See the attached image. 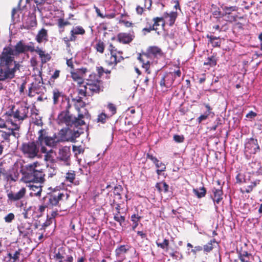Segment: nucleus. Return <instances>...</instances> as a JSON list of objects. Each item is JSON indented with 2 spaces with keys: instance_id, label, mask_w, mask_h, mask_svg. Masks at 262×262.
<instances>
[{
  "instance_id": "obj_1",
  "label": "nucleus",
  "mask_w": 262,
  "mask_h": 262,
  "mask_svg": "<svg viewBox=\"0 0 262 262\" xmlns=\"http://www.w3.org/2000/svg\"><path fill=\"white\" fill-rule=\"evenodd\" d=\"M40 166L37 162L26 165L27 174L24 178V181L29 183L28 187L31 191L30 194L32 196L41 195L45 174Z\"/></svg>"
},
{
  "instance_id": "obj_2",
  "label": "nucleus",
  "mask_w": 262,
  "mask_h": 262,
  "mask_svg": "<svg viewBox=\"0 0 262 262\" xmlns=\"http://www.w3.org/2000/svg\"><path fill=\"white\" fill-rule=\"evenodd\" d=\"M17 64L11 58L2 53L0 55V80L9 81L15 77Z\"/></svg>"
},
{
  "instance_id": "obj_3",
  "label": "nucleus",
  "mask_w": 262,
  "mask_h": 262,
  "mask_svg": "<svg viewBox=\"0 0 262 262\" xmlns=\"http://www.w3.org/2000/svg\"><path fill=\"white\" fill-rule=\"evenodd\" d=\"M29 108L25 105H21L17 108H13L11 112L4 115L8 124L13 126V129H18L21 122L28 117Z\"/></svg>"
},
{
  "instance_id": "obj_4",
  "label": "nucleus",
  "mask_w": 262,
  "mask_h": 262,
  "mask_svg": "<svg viewBox=\"0 0 262 262\" xmlns=\"http://www.w3.org/2000/svg\"><path fill=\"white\" fill-rule=\"evenodd\" d=\"M35 47L33 43L30 42L29 45H26L23 41L20 40L13 48L10 47L4 49L3 53H5V55L14 58V55H17L19 54L25 53L27 51L31 52H34Z\"/></svg>"
},
{
  "instance_id": "obj_5",
  "label": "nucleus",
  "mask_w": 262,
  "mask_h": 262,
  "mask_svg": "<svg viewBox=\"0 0 262 262\" xmlns=\"http://www.w3.org/2000/svg\"><path fill=\"white\" fill-rule=\"evenodd\" d=\"M162 55L161 50L158 47H150L147 50L146 53L142 55L140 54L138 59L142 63V67L145 69L148 74L150 73L149 71V61L146 60L148 58H158Z\"/></svg>"
},
{
  "instance_id": "obj_6",
  "label": "nucleus",
  "mask_w": 262,
  "mask_h": 262,
  "mask_svg": "<svg viewBox=\"0 0 262 262\" xmlns=\"http://www.w3.org/2000/svg\"><path fill=\"white\" fill-rule=\"evenodd\" d=\"M101 81L98 79L95 74H90L87 79L86 84L83 85L84 89H81L83 91L84 95L86 94L98 93L100 91Z\"/></svg>"
},
{
  "instance_id": "obj_7",
  "label": "nucleus",
  "mask_w": 262,
  "mask_h": 262,
  "mask_svg": "<svg viewBox=\"0 0 262 262\" xmlns=\"http://www.w3.org/2000/svg\"><path fill=\"white\" fill-rule=\"evenodd\" d=\"M38 135L37 142L41 147L43 146V144L50 147H53L56 145L55 139L49 136L48 132L45 129L39 130Z\"/></svg>"
},
{
  "instance_id": "obj_8",
  "label": "nucleus",
  "mask_w": 262,
  "mask_h": 262,
  "mask_svg": "<svg viewBox=\"0 0 262 262\" xmlns=\"http://www.w3.org/2000/svg\"><path fill=\"white\" fill-rule=\"evenodd\" d=\"M21 150L24 155L30 158L37 156L39 151V148L34 142L23 144Z\"/></svg>"
},
{
  "instance_id": "obj_9",
  "label": "nucleus",
  "mask_w": 262,
  "mask_h": 262,
  "mask_svg": "<svg viewBox=\"0 0 262 262\" xmlns=\"http://www.w3.org/2000/svg\"><path fill=\"white\" fill-rule=\"evenodd\" d=\"M223 10L222 16L226 18V20L232 23L236 20L237 15L234 13L238 10V7L234 6H224L222 7Z\"/></svg>"
},
{
  "instance_id": "obj_10",
  "label": "nucleus",
  "mask_w": 262,
  "mask_h": 262,
  "mask_svg": "<svg viewBox=\"0 0 262 262\" xmlns=\"http://www.w3.org/2000/svg\"><path fill=\"white\" fill-rule=\"evenodd\" d=\"M69 196L67 193L60 192L53 193L49 196V204L52 206H57L60 201L68 200Z\"/></svg>"
},
{
  "instance_id": "obj_11",
  "label": "nucleus",
  "mask_w": 262,
  "mask_h": 262,
  "mask_svg": "<svg viewBox=\"0 0 262 262\" xmlns=\"http://www.w3.org/2000/svg\"><path fill=\"white\" fill-rule=\"evenodd\" d=\"M70 155L71 150L70 147L64 146L59 149L57 159L58 160L63 162V164L69 165Z\"/></svg>"
},
{
  "instance_id": "obj_12",
  "label": "nucleus",
  "mask_w": 262,
  "mask_h": 262,
  "mask_svg": "<svg viewBox=\"0 0 262 262\" xmlns=\"http://www.w3.org/2000/svg\"><path fill=\"white\" fill-rule=\"evenodd\" d=\"M178 14L176 12H170V13H165L163 17H158L160 20H158L159 22H162V26H163L165 24L172 26L175 22Z\"/></svg>"
},
{
  "instance_id": "obj_13",
  "label": "nucleus",
  "mask_w": 262,
  "mask_h": 262,
  "mask_svg": "<svg viewBox=\"0 0 262 262\" xmlns=\"http://www.w3.org/2000/svg\"><path fill=\"white\" fill-rule=\"evenodd\" d=\"M86 72L87 69L86 68L78 69L75 71L71 72V77L74 81L80 85L83 83V79Z\"/></svg>"
},
{
  "instance_id": "obj_14",
  "label": "nucleus",
  "mask_w": 262,
  "mask_h": 262,
  "mask_svg": "<svg viewBox=\"0 0 262 262\" xmlns=\"http://www.w3.org/2000/svg\"><path fill=\"white\" fill-rule=\"evenodd\" d=\"M123 59L120 52H116L113 51H111V55L105 62L110 66L115 67L118 62H120Z\"/></svg>"
},
{
  "instance_id": "obj_15",
  "label": "nucleus",
  "mask_w": 262,
  "mask_h": 262,
  "mask_svg": "<svg viewBox=\"0 0 262 262\" xmlns=\"http://www.w3.org/2000/svg\"><path fill=\"white\" fill-rule=\"evenodd\" d=\"M174 80L172 73H167L161 78L160 85L162 89L169 88L172 85Z\"/></svg>"
},
{
  "instance_id": "obj_16",
  "label": "nucleus",
  "mask_w": 262,
  "mask_h": 262,
  "mask_svg": "<svg viewBox=\"0 0 262 262\" xmlns=\"http://www.w3.org/2000/svg\"><path fill=\"white\" fill-rule=\"evenodd\" d=\"M73 121L72 116L68 111H62L58 115L57 121L59 124L70 125Z\"/></svg>"
},
{
  "instance_id": "obj_17",
  "label": "nucleus",
  "mask_w": 262,
  "mask_h": 262,
  "mask_svg": "<svg viewBox=\"0 0 262 262\" xmlns=\"http://www.w3.org/2000/svg\"><path fill=\"white\" fill-rule=\"evenodd\" d=\"M259 149V147L256 140L251 138L245 144L246 151L250 154H255Z\"/></svg>"
},
{
  "instance_id": "obj_18",
  "label": "nucleus",
  "mask_w": 262,
  "mask_h": 262,
  "mask_svg": "<svg viewBox=\"0 0 262 262\" xmlns=\"http://www.w3.org/2000/svg\"><path fill=\"white\" fill-rule=\"evenodd\" d=\"M26 192L25 188H21L17 192L14 193L12 191L7 194L8 200L11 202H14L23 198Z\"/></svg>"
},
{
  "instance_id": "obj_19",
  "label": "nucleus",
  "mask_w": 262,
  "mask_h": 262,
  "mask_svg": "<svg viewBox=\"0 0 262 262\" xmlns=\"http://www.w3.org/2000/svg\"><path fill=\"white\" fill-rule=\"evenodd\" d=\"M219 185L217 188H213L212 190L213 195V200L214 203L219 204L223 199V191L222 188L220 186V182L219 181H217Z\"/></svg>"
},
{
  "instance_id": "obj_20",
  "label": "nucleus",
  "mask_w": 262,
  "mask_h": 262,
  "mask_svg": "<svg viewBox=\"0 0 262 262\" xmlns=\"http://www.w3.org/2000/svg\"><path fill=\"white\" fill-rule=\"evenodd\" d=\"M66 252L63 247H60L55 249L53 259L55 262H63L65 258Z\"/></svg>"
},
{
  "instance_id": "obj_21",
  "label": "nucleus",
  "mask_w": 262,
  "mask_h": 262,
  "mask_svg": "<svg viewBox=\"0 0 262 262\" xmlns=\"http://www.w3.org/2000/svg\"><path fill=\"white\" fill-rule=\"evenodd\" d=\"M253 176L250 178V180L249 182L251 183L250 185L245 186L241 189V191L244 193H250L251 192L254 188H255L257 185L259 184L260 180L252 178Z\"/></svg>"
},
{
  "instance_id": "obj_22",
  "label": "nucleus",
  "mask_w": 262,
  "mask_h": 262,
  "mask_svg": "<svg viewBox=\"0 0 262 262\" xmlns=\"http://www.w3.org/2000/svg\"><path fill=\"white\" fill-rule=\"evenodd\" d=\"M85 33L84 29L80 26L74 27L71 31V36L69 39L64 40L67 44H68L69 41H74L76 39L75 35H83Z\"/></svg>"
},
{
  "instance_id": "obj_23",
  "label": "nucleus",
  "mask_w": 262,
  "mask_h": 262,
  "mask_svg": "<svg viewBox=\"0 0 262 262\" xmlns=\"http://www.w3.org/2000/svg\"><path fill=\"white\" fill-rule=\"evenodd\" d=\"M41 151L42 153H46L45 156V160L47 162H54L56 153L52 149L47 151V148L45 146L41 147Z\"/></svg>"
},
{
  "instance_id": "obj_24",
  "label": "nucleus",
  "mask_w": 262,
  "mask_h": 262,
  "mask_svg": "<svg viewBox=\"0 0 262 262\" xmlns=\"http://www.w3.org/2000/svg\"><path fill=\"white\" fill-rule=\"evenodd\" d=\"M34 52H36L38 54L42 63H46L51 59V56L49 54L46 53L45 51L38 47L35 48Z\"/></svg>"
},
{
  "instance_id": "obj_25",
  "label": "nucleus",
  "mask_w": 262,
  "mask_h": 262,
  "mask_svg": "<svg viewBox=\"0 0 262 262\" xmlns=\"http://www.w3.org/2000/svg\"><path fill=\"white\" fill-rule=\"evenodd\" d=\"M257 173H258L257 172H255L254 171H252V172H249L248 173V178L246 176H244L243 174H242L241 173H238L236 177V183H248L249 181L250 180V178L252 177V176H254L255 174H256Z\"/></svg>"
},
{
  "instance_id": "obj_26",
  "label": "nucleus",
  "mask_w": 262,
  "mask_h": 262,
  "mask_svg": "<svg viewBox=\"0 0 262 262\" xmlns=\"http://www.w3.org/2000/svg\"><path fill=\"white\" fill-rule=\"evenodd\" d=\"M128 249V247L125 245H121L118 247L115 250L116 255L117 258L119 259H123Z\"/></svg>"
},
{
  "instance_id": "obj_27",
  "label": "nucleus",
  "mask_w": 262,
  "mask_h": 262,
  "mask_svg": "<svg viewBox=\"0 0 262 262\" xmlns=\"http://www.w3.org/2000/svg\"><path fill=\"white\" fill-rule=\"evenodd\" d=\"M133 39V35L125 33H120L118 35V40L123 43H128Z\"/></svg>"
},
{
  "instance_id": "obj_28",
  "label": "nucleus",
  "mask_w": 262,
  "mask_h": 262,
  "mask_svg": "<svg viewBox=\"0 0 262 262\" xmlns=\"http://www.w3.org/2000/svg\"><path fill=\"white\" fill-rule=\"evenodd\" d=\"M14 130L15 129H13V126H12L11 130L9 132H6L0 130V137H1L5 140H9L11 135H13L15 137L18 138V134L14 132Z\"/></svg>"
},
{
  "instance_id": "obj_29",
  "label": "nucleus",
  "mask_w": 262,
  "mask_h": 262,
  "mask_svg": "<svg viewBox=\"0 0 262 262\" xmlns=\"http://www.w3.org/2000/svg\"><path fill=\"white\" fill-rule=\"evenodd\" d=\"M36 40L39 43L47 41L48 40L47 31L43 28L41 29L36 36Z\"/></svg>"
},
{
  "instance_id": "obj_30",
  "label": "nucleus",
  "mask_w": 262,
  "mask_h": 262,
  "mask_svg": "<svg viewBox=\"0 0 262 262\" xmlns=\"http://www.w3.org/2000/svg\"><path fill=\"white\" fill-rule=\"evenodd\" d=\"M205 106L206 108L207 111L204 114L201 115L198 118V121L199 123H201L202 121L206 120L211 114H212L213 115V113L211 112L212 109L208 104H205Z\"/></svg>"
},
{
  "instance_id": "obj_31",
  "label": "nucleus",
  "mask_w": 262,
  "mask_h": 262,
  "mask_svg": "<svg viewBox=\"0 0 262 262\" xmlns=\"http://www.w3.org/2000/svg\"><path fill=\"white\" fill-rule=\"evenodd\" d=\"M21 250L18 249L14 252H10L8 254V257L12 259V262H19Z\"/></svg>"
},
{
  "instance_id": "obj_32",
  "label": "nucleus",
  "mask_w": 262,
  "mask_h": 262,
  "mask_svg": "<svg viewBox=\"0 0 262 262\" xmlns=\"http://www.w3.org/2000/svg\"><path fill=\"white\" fill-rule=\"evenodd\" d=\"M30 228V224L27 222L21 223L18 226L19 232L22 234H26Z\"/></svg>"
},
{
  "instance_id": "obj_33",
  "label": "nucleus",
  "mask_w": 262,
  "mask_h": 262,
  "mask_svg": "<svg viewBox=\"0 0 262 262\" xmlns=\"http://www.w3.org/2000/svg\"><path fill=\"white\" fill-rule=\"evenodd\" d=\"M156 187L160 192H164L166 193L168 191L169 186L164 181L157 183Z\"/></svg>"
},
{
  "instance_id": "obj_34",
  "label": "nucleus",
  "mask_w": 262,
  "mask_h": 262,
  "mask_svg": "<svg viewBox=\"0 0 262 262\" xmlns=\"http://www.w3.org/2000/svg\"><path fill=\"white\" fill-rule=\"evenodd\" d=\"M62 97V92L58 89H55L53 91V99L54 104H56L59 101L60 99Z\"/></svg>"
},
{
  "instance_id": "obj_35",
  "label": "nucleus",
  "mask_w": 262,
  "mask_h": 262,
  "mask_svg": "<svg viewBox=\"0 0 262 262\" xmlns=\"http://www.w3.org/2000/svg\"><path fill=\"white\" fill-rule=\"evenodd\" d=\"M193 192L198 198H201L204 197L206 193V190L204 187H202L199 189H193Z\"/></svg>"
},
{
  "instance_id": "obj_36",
  "label": "nucleus",
  "mask_w": 262,
  "mask_h": 262,
  "mask_svg": "<svg viewBox=\"0 0 262 262\" xmlns=\"http://www.w3.org/2000/svg\"><path fill=\"white\" fill-rule=\"evenodd\" d=\"M75 178V173L74 171H70L66 173V181L72 183Z\"/></svg>"
},
{
  "instance_id": "obj_37",
  "label": "nucleus",
  "mask_w": 262,
  "mask_h": 262,
  "mask_svg": "<svg viewBox=\"0 0 262 262\" xmlns=\"http://www.w3.org/2000/svg\"><path fill=\"white\" fill-rule=\"evenodd\" d=\"M161 19H159L158 17L154 18V24L152 26H150L149 28H145L143 29V31H147V32H149L151 30H158V28H157V23H158V20H160Z\"/></svg>"
},
{
  "instance_id": "obj_38",
  "label": "nucleus",
  "mask_w": 262,
  "mask_h": 262,
  "mask_svg": "<svg viewBox=\"0 0 262 262\" xmlns=\"http://www.w3.org/2000/svg\"><path fill=\"white\" fill-rule=\"evenodd\" d=\"M215 241L214 239L211 240L207 244L204 245V251L206 252H209L211 251L213 249L212 243H215Z\"/></svg>"
},
{
  "instance_id": "obj_39",
  "label": "nucleus",
  "mask_w": 262,
  "mask_h": 262,
  "mask_svg": "<svg viewBox=\"0 0 262 262\" xmlns=\"http://www.w3.org/2000/svg\"><path fill=\"white\" fill-rule=\"evenodd\" d=\"M216 60L213 56L208 57L206 61L204 62V65H208L213 67L216 64Z\"/></svg>"
},
{
  "instance_id": "obj_40",
  "label": "nucleus",
  "mask_w": 262,
  "mask_h": 262,
  "mask_svg": "<svg viewBox=\"0 0 262 262\" xmlns=\"http://www.w3.org/2000/svg\"><path fill=\"white\" fill-rule=\"evenodd\" d=\"M95 49L97 52L103 53L104 50V44L103 42L99 41L95 46Z\"/></svg>"
},
{
  "instance_id": "obj_41",
  "label": "nucleus",
  "mask_w": 262,
  "mask_h": 262,
  "mask_svg": "<svg viewBox=\"0 0 262 262\" xmlns=\"http://www.w3.org/2000/svg\"><path fill=\"white\" fill-rule=\"evenodd\" d=\"M108 117V116L105 113H102L98 116L97 121L104 123L105 122L106 118Z\"/></svg>"
},
{
  "instance_id": "obj_42",
  "label": "nucleus",
  "mask_w": 262,
  "mask_h": 262,
  "mask_svg": "<svg viewBox=\"0 0 262 262\" xmlns=\"http://www.w3.org/2000/svg\"><path fill=\"white\" fill-rule=\"evenodd\" d=\"M157 245L158 247H160L162 249H167V247L169 245V241L168 239H165L163 243H159L158 242H156Z\"/></svg>"
},
{
  "instance_id": "obj_43",
  "label": "nucleus",
  "mask_w": 262,
  "mask_h": 262,
  "mask_svg": "<svg viewBox=\"0 0 262 262\" xmlns=\"http://www.w3.org/2000/svg\"><path fill=\"white\" fill-rule=\"evenodd\" d=\"M114 219L116 221L119 222L121 226L125 221V217L123 216L119 215L118 213L114 215Z\"/></svg>"
},
{
  "instance_id": "obj_44",
  "label": "nucleus",
  "mask_w": 262,
  "mask_h": 262,
  "mask_svg": "<svg viewBox=\"0 0 262 262\" xmlns=\"http://www.w3.org/2000/svg\"><path fill=\"white\" fill-rule=\"evenodd\" d=\"M146 9H147L145 8L144 4L143 6H141V5H137L136 6V11L138 15H142Z\"/></svg>"
},
{
  "instance_id": "obj_45",
  "label": "nucleus",
  "mask_w": 262,
  "mask_h": 262,
  "mask_svg": "<svg viewBox=\"0 0 262 262\" xmlns=\"http://www.w3.org/2000/svg\"><path fill=\"white\" fill-rule=\"evenodd\" d=\"M121 191V186L119 185L117 186H115L114 189L113 193L114 194L117 196L118 199H121V194L120 192Z\"/></svg>"
},
{
  "instance_id": "obj_46",
  "label": "nucleus",
  "mask_w": 262,
  "mask_h": 262,
  "mask_svg": "<svg viewBox=\"0 0 262 262\" xmlns=\"http://www.w3.org/2000/svg\"><path fill=\"white\" fill-rule=\"evenodd\" d=\"M15 216L13 213H9L5 217L4 220L6 223H11L14 219Z\"/></svg>"
},
{
  "instance_id": "obj_47",
  "label": "nucleus",
  "mask_w": 262,
  "mask_h": 262,
  "mask_svg": "<svg viewBox=\"0 0 262 262\" xmlns=\"http://www.w3.org/2000/svg\"><path fill=\"white\" fill-rule=\"evenodd\" d=\"M107 108L109 111L111 112V116L114 115L116 112V106L112 103H108L107 105Z\"/></svg>"
},
{
  "instance_id": "obj_48",
  "label": "nucleus",
  "mask_w": 262,
  "mask_h": 262,
  "mask_svg": "<svg viewBox=\"0 0 262 262\" xmlns=\"http://www.w3.org/2000/svg\"><path fill=\"white\" fill-rule=\"evenodd\" d=\"M69 24V23L67 21H65L62 18H60L58 20V26L60 28H63L64 26H67Z\"/></svg>"
},
{
  "instance_id": "obj_49",
  "label": "nucleus",
  "mask_w": 262,
  "mask_h": 262,
  "mask_svg": "<svg viewBox=\"0 0 262 262\" xmlns=\"http://www.w3.org/2000/svg\"><path fill=\"white\" fill-rule=\"evenodd\" d=\"M3 117L4 118L0 117V128H6L7 127V124H9L7 122V119L4 117V115Z\"/></svg>"
},
{
  "instance_id": "obj_50",
  "label": "nucleus",
  "mask_w": 262,
  "mask_h": 262,
  "mask_svg": "<svg viewBox=\"0 0 262 262\" xmlns=\"http://www.w3.org/2000/svg\"><path fill=\"white\" fill-rule=\"evenodd\" d=\"M173 140L177 143H182L184 141V138L182 135H176L173 136Z\"/></svg>"
},
{
  "instance_id": "obj_51",
  "label": "nucleus",
  "mask_w": 262,
  "mask_h": 262,
  "mask_svg": "<svg viewBox=\"0 0 262 262\" xmlns=\"http://www.w3.org/2000/svg\"><path fill=\"white\" fill-rule=\"evenodd\" d=\"M155 164L158 169H162V170H165L166 169L165 164L160 162L159 160H158L157 162L155 163Z\"/></svg>"
},
{
  "instance_id": "obj_52",
  "label": "nucleus",
  "mask_w": 262,
  "mask_h": 262,
  "mask_svg": "<svg viewBox=\"0 0 262 262\" xmlns=\"http://www.w3.org/2000/svg\"><path fill=\"white\" fill-rule=\"evenodd\" d=\"M84 106V103L80 99L78 100L76 103L75 104V106L78 112L80 111V107H83Z\"/></svg>"
},
{
  "instance_id": "obj_53",
  "label": "nucleus",
  "mask_w": 262,
  "mask_h": 262,
  "mask_svg": "<svg viewBox=\"0 0 262 262\" xmlns=\"http://www.w3.org/2000/svg\"><path fill=\"white\" fill-rule=\"evenodd\" d=\"M97 71L99 74V77L101 76L103 73H110V71L108 70L104 71L103 68L102 67H99L97 68Z\"/></svg>"
},
{
  "instance_id": "obj_54",
  "label": "nucleus",
  "mask_w": 262,
  "mask_h": 262,
  "mask_svg": "<svg viewBox=\"0 0 262 262\" xmlns=\"http://www.w3.org/2000/svg\"><path fill=\"white\" fill-rule=\"evenodd\" d=\"M53 221L52 220V219L49 218V215H47V219L46 221L42 225V227L43 229H45L46 227L50 225Z\"/></svg>"
},
{
  "instance_id": "obj_55",
  "label": "nucleus",
  "mask_w": 262,
  "mask_h": 262,
  "mask_svg": "<svg viewBox=\"0 0 262 262\" xmlns=\"http://www.w3.org/2000/svg\"><path fill=\"white\" fill-rule=\"evenodd\" d=\"M144 2L145 8H147L148 10H150L152 5V0H144Z\"/></svg>"
},
{
  "instance_id": "obj_56",
  "label": "nucleus",
  "mask_w": 262,
  "mask_h": 262,
  "mask_svg": "<svg viewBox=\"0 0 262 262\" xmlns=\"http://www.w3.org/2000/svg\"><path fill=\"white\" fill-rule=\"evenodd\" d=\"M251 254L248 253L247 251H242L238 253V257H242L245 258H249L251 256Z\"/></svg>"
},
{
  "instance_id": "obj_57",
  "label": "nucleus",
  "mask_w": 262,
  "mask_h": 262,
  "mask_svg": "<svg viewBox=\"0 0 262 262\" xmlns=\"http://www.w3.org/2000/svg\"><path fill=\"white\" fill-rule=\"evenodd\" d=\"M140 219V216L136 215L135 214H133L131 216V221L133 222V223H138Z\"/></svg>"
},
{
  "instance_id": "obj_58",
  "label": "nucleus",
  "mask_w": 262,
  "mask_h": 262,
  "mask_svg": "<svg viewBox=\"0 0 262 262\" xmlns=\"http://www.w3.org/2000/svg\"><path fill=\"white\" fill-rule=\"evenodd\" d=\"M202 250V247L200 246L194 247V249L191 250V252L195 254L196 252H199Z\"/></svg>"
},
{
  "instance_id": "obj_59",
  "label": "nucleus",
  "mask_w": 262,
  "mask_h": 262,
  "mask_svg": "<svg viewBox=\"0 0 262 262\" xmlns=\"http://www.w3.org/2000/svg\"><path fill=\"white\" fill-rule=\"evenodd\" d=\"M120 23L123 24L126 27H130L133 26V24L132 23L124 20H121Z\"/></svg>"
},
{
  "instance_id": "obj_60",
  "label": "nucleus",
  "mask_w": 262,
  "mask_h": 262,
  "mask_svg": "<svg viewBox=\"0 0 262 262\" xmlns=\"http://www.w3.org/2000/svg\"><path fill=\"white\" fill-rule=\"evenodd\" d=\"M94 8L95 9V11L97 14V15L99 17H100L101 18H105V16L100 12V11L99 10V9H98V8H97V7L95 6L94 7Z\"/></svg>"
},
{
  "instance_id": "obj_61",
  "label": "nucleus",
  "mask_w": 262,
  "mask_h": 262,
  "mask_svg": "<svg viewBox=\"0 0 262 262\" xmlns=\"http://www.w3.org/2000/svg\"><path fill=\"white\" fill-rule=\"evenodd\" d=\"M147 158L152 161L154 163L158 160L157 158L149 154L147 155Z\"/></svg>"
},
{
  "instance_id": "obj_62",
  "label": "nucleus",
  "mask_w": 262,
  "mask_h": 262,
  "mask_svg": "<svg viewBox=\"0 0 262 262\" xmlns=\"http://www.w3.org/2000/svg\"><path fill=\"white\" fill-rule=\"evenodd\" d=\"M60 71L58 70H55V71L54 72L53 74L52 75L51 78L55 79L57 78L59 76Z\"/></svg>"
},
{
  "instance_id": "obj_63",
  "label": "nucleus",
  "mask_w": 262,
  "mask_h": 262,
  "mask_svg": "<svg viewBox=\"0 0 262 262\" xmlns=\"http://www.w3.org/2000/svg\"><path fill=\"white\" fill-rule=\"evenodd\" d=\"M256 116V113L253 111H250L248 114L246 115V117L248 118H253Z\"/></svg>"
},
{
  "instance_id": "obj_64",
  "label": "nucleus",
  "mask_w": 262,
  "mask_h": 262,
  "mask_svg": "<svg viewBox=\"0 0 262 262\" xmlns=\"http://www.w3.org/2000/svg\"><path fill=\"white\" fill-rule=\"evenodd\" d=\"M73 258L71 255H68L66 258H64L63 261L64 262H73Z\"/></svg>"
}]
</instances>
